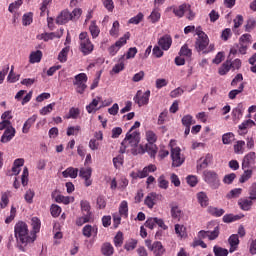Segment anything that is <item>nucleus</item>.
Listing matches in <instances>:
<instances>
[{"instance_id":"nucleus-1","label":"nucleus","mask_w":256,"mask_h":256,"mask_svg":"<svg viewBox=\"0 0 256 256\" xmlns=\"http://www.w3.org/2000/svg\"><path fill=\"white\" fill-rule=\"evenodd\" d=\"M157 151L158 148L155 143L148 142L144 147L139 145V132L126 134L120 147V153H132V155H143L144 153H148L152 159H155Z\"/></svg>"},{"instance_id":"nucleus-2","label":"nucleus","mask_w":256,"mask_h":256,"mask_svg":"<svg viewBox=\"0 0 256 256\" xmlns=\"http://www.w3.org/2000/svg\"><path fill=\"white\" fill-rule=\"evenodd\" d=\"M14 235L18 243L22 245H29V243H35L37 235L29 236V227L25 222H18L14 226Z\"/></svg>"},{"instance_id":"nucleus-3","label":"nucleus","mask_w":256,"mask_h":256,"mask_svg":"<svg viewBox=\"0 0 256 256\" xmlns=\"http://www.w3.org/2000/svg\"><path fill=\"white\" fill-rule=\"evenodd\" d=\"M203 180L211 189H219L221 187V179L215 170H205L203 172Z\"/></svg>"},{"instance_id":"nucleus-4","label":"nucleus","mask_w":256,"mask_h":256,"mask_svg":"<svg viewBox=\"0 0 256 256\" xmlns=\"http://www.w3.org/2000/svg\"><path fill=\"white\" fill-rule=\"evenodd\" d=\"M196 35L198 38L196 39L195 47L197 51L204 52L209 46V36L205 34L201 26L196 27Z\"/></svg>"},{"instance_id":"nucleus-5","label":"nucleus","mask_w":256,"mask_h":256,"mask_svg":"<svg viewBox=\"0 0 256 256\" xmlns=\"http://www.w3.org/2000/svg\"><path fill=\"white\" fill-rule=\"evenodd\" d=\"M79 39L81 53H83V55H91L95 46L91 42V39H89V34H87V32H82L79 35Z\"/></svg>"},{"instance_id":"nucleus-6","label":"nucleus","mask_w":256,"mask_h":256,"mask_svg":"<svg viewBox=\"0 0 256 256\" xmlns=\"http://www.w3.org/2000/svg\"><path fill=\"white\" fill-rule=\"evenodd\" d=\"M87 74L80 73L74 77L73 85L76 87V91L83 95L85 93V89H87Z\"/></svg>"},{"instance_id":"nucleus-7","label":"nucleus","mask_w":256,"mask_h":256,"mask_svg":"<svg viewBox=\"0 0 256 256\" xmlns=\"http://www.w3.org/2000/svg\"><path fill=\"white\" fill-rule=\"evenodd\" d=\"M170 157L172 159V167H181L185 163V155L181 153V148L179 147L171 149Z\"/></svg>"},{"instance_id":"nucleus-8","label":"nucleus","mask_w":256,"mask_h":256,"mask_svg":"<svg viewBox=\"0 0 256 256\" xmlns=\"http://www.w3.org/2000/svg\"><path fill=\"white\" fill-rule=\"evenodd\" d=\"M129 37H131V34L127 32L118 41H116L114 45L110 46L108 48L109 55H111L112 57H114V55H117V53H119V49H121V47H123L124 45H127V40L129 39Z\"/></svg>"},{"instance_id":"nucleus-9","label":"nucleus","mask_w":256,"mask_h":256,"mask_svg":"<svg viewBox=\"0 0 256 256\" xmlns=\"http://www.w3.org/2000/svg\"><path fill=\"white\" fill-rule=\"evenodd\" d=\"M149 97H151V91L150 90H147L144 93H143V91L138 90L136 95L133 98V101L139 107H143L145 105H149Z\"/></svg>"},{"instance_id":"nucleus-10","label":"nucleus","mask_w":256,"mask_h":256,"mask_svg":"<svg viewBox=\"0 0 256 256\" xmlns=\"http://www.w3.org/2000/svg\"><path fill=\"white\" fill-rule=\"evenodd\" d=\"M242 169L256 170V153H247L242 160Z\"/></svg>"},{"instance_id":"nucleus-11","label":"nucleus","mask_w":256,"mask_h":256,"mask_svg":"<svg viewBox=\"0 0 256 256\" xmlns=\"http://www.w3.org/2000/svg\"><path fill=\"white\" fill-rule=\"evenodd\" d=\"M219 237V226H216L213 231L201 230L198 232V239H209L215 241Z\"/></svg>"},{"instance_id":"nucleus-12","label":"nucleus","mask_w":256,"mask_h":256,"mask_svg":"<svg viewBox=\"0 0 256 256\" xmlns=\"http://www.w3.org/2000/svg\"><path fill=\"white\" fill-rule=\"evenodd\" d=\"M62 35L63 29H60L58 32L42 33L37 36V39L40 41H52V39H61Z\"/></svg>"},{"instance_id":"nucleus-13","label":"nucleus","mask_w":256,"mask_h":256,"mask_svg":"<svg viewBox=\"0 0 256 256\" xmlns=\"http://www.w3.org/2000/svg\"><path fill=\"white\" fill-rule=\"evenodd\" d=\"M93 173V170L88 168H80L79 170V177L85 180L86 187H91L93 181H91V175Z\"/></svg>"},{"instance_id":"nucleus-14","label":"nucleus","mask_w":256,"mask_h":256,"mask_svg":"<svg viewBox=\"0 0 256 256\" xmlns=\"http://www.w3.org/2000/svg\"><path fill=\"white\" fill-rule=\"evenodd\" d=\"M191 7V5L189 4H181L180 6L176 7V6H170L167 8V11H173L174 15L176 17H183L185 15V11H187V9H189Z\"/></svg>"},{"instance_id":"nucleus-15","label":"nucleus","mask_w":256,"mask_h":256,"mask_svg":"<svg viewBox=\"0 0 256 256\" xmlns=\"http://www.w3.org/2000/svg\"><path fill=\"white\" fill-rule=\"evenodd\" d=\"M69 21H73V14H71L69 10L62 11L56 18V23L58 25H65V23H69Z\"/></svg>"},{"instance_id":"nucleus-16","label":"nucleus","mask_w":256,"mask_h":256,"mask_svg":"<svg viewBox=\"0 0 256 256\" xmlns=\"http://www.w3.org/2000/svg\"><path fill=\"white\" fill-rule=\"evenodd\" d=\"M173 44V39L170 35H164L158 40V45L163 51H169L171 45Z\"/></svg>"},{"instance_id":"nucleus-17","label":"nucleus","mask_w":256,"mask_h":256,"mask_svg":"<svg viewBox=\"0 0 256 256\" xmlns=\"http://www.w3.org/2000/svg\"><path fill=\"white\" fill-rule=\"evenodd\" d=\"M98 231L99 229L97 228V226H91L87 224L82 229V235H84V237L89 239L91 237H97Z\"/></svg>"},{"instance_id":"nucleus-18","label":"nucleus","mask_w":256,"mask_h":256,"mask_svg":"<svg viewBox=\"0 0 256 256\" xmlns=\"http://www.w3.org/2000/svg\"><path fill=\"white\" fill-rule=\"evenodd\" d=\"M159 197H161V195H159L155 192L149 193L144 200V205H146L148 209H153V207H155V203H157V199H159Z\"/></svg>"},{"instance_id":"nucleus-19","label":"nucleus","mask_w":256,"mask_h":256,"mask_svg":"<svg viewBox=\"0 0 256 256\" xmlns=\"http://www.w3.org/2000/svg\"><path fill=\"white\" fill-rule=\"evenodd\" d=\"M15 133H17V131L13 126L8 127L1 136V143H9V141L15 137Z\"/></svg>"},{"instance_id":"nucleus-20","label":"nucleus","mask_w":256,"mask_h":256,"mask_svg":"<svg viewBox=\"0 0 256 256\" xmlns=\"http://www.w3.org/2000/svg\"><path fill=\"white\" fill-rule=\"evenodd\" d=\"M35 121H37V114L32 115L24 122L23 127H22V133H24V134L29 133L31 127H33V125H35Z\"/></svg>"},{"instance_id":"nucleus-21","label":"nucleus","mask_w":256,"mask_h":256,"mask_svg":"<svg viewBox=\"0 0 256 256\" xmlns=\"http://www.w3.org/2000/svg\"><path fill=\"white\" fill-rule=\"evenodd\" d=\"M230 249V253H235L237 251V247H239V235L237 234H232L229 239H228Z\"/></svg>"},{"instance_id":"nucleus-22","label":"nucleus","mask_w":256,"mask_h":256,"mask_svg":"<svg viewBox=\"0 0 256 256\" xmlns=\"http://www.w3.org/2000/svg\"><path fill=\"white\" fill-rule=\"evenodd\" d=\"M151 251H153L155 256H163L165 254V247L159 241L154 242L151 247Z\"/></svg>"},{"instance_id":"nucleus-23","label":"nucleus","mask_w":256,"mask_h":256,"mask_svg":"<svg viewBox=\"0 0 256 256\" xmlns=\"http://www.w3.org/2000/svg\"><path fill=\"white\" fill-rule=\"evenodd\" d=\"M197 201L201 207H208L209 206V196L205 192H198L196 194Z\"/></svg>"},{"instance_id":"nucleus-24","label":"nucleus","mask_w":256,"mask_h":256,"mask_svg":"<svg viewBox=\"0 0 256 256\" xmlns=\"http://www.w3.org/2000/svg\"><path fill=\"white\" fill-rule=\"evenodd\" d=\"M62 175L65 179H67L68 177H70V179H77V175H79V169L68 167L62 172Z\"/></svg>"},{"instance_id":"nucleus-25","label":"nucleus","mask_w":256,"mask_h":256,"mask_svg":"<svg viewBox=\"0 0 256 256\" xmlns=\"http://www.w3.org/2000/svg\"><path fill=\"white\" fill-rule=\"evenodd\" d=\"M101 253L104 256H112L113 253H115V249L113 248V245L109 242H105L101 246Z\"/></svg>"},{"instance_id":"nucleus-26","label":"nucleus","mask_w":256,"mask_h":256,"mask_svg":"<svg viewBox=\"0 0 256 256\" xmlns=\"http://www.w3.org/2000/svg\"><path fill=\"white\" fill-rule=\"evenodd\" d=\"M157 171V166L154 164H149L148 166H145L142 170H140V177L142 179H145V177H149V173H155Z\"/></svg>"},{"instance_id":"nucleus-27","label":"nucleus","mask_w":256,"mask_h":256,"mask_svg":"<svg viewBox=\"0 0 256 256\" xmlns=\"http://www.w3.org/2000/svg\"><path fill=\"white\" fill-rule=\"evenodd\" d=\"M170 209H171L172 219H181L182 212L179 209V205H177V203L175 202L170 203Z\"/></svg>"},{"instance_id":"nucleus-28","label":"nucleus","mask_w":256,"mask_h":256,"mask_svg":"<svg viewBox=\"0 0 256 256\" xmlns=\"http://www.w3.org/2000/svg\"><path fill=\"white\" fill-rule=\"evenodd\" d=\"M99 101H101V98H94L92 102L86 106L87 113H97V111H99V108H97Z\"/></svg>"},{"instance_id":"nucleus-29","label":"nucleus","mask_w":256,"mask_h":256,"mask_svg":"<svg viewBox=\"0 0 256 256\" xmlns=\"http://www.w3.org/2000/svg\"><path fill=\"white\" fill-rule=\"evenodd\" d=\"M42 57H43V52H41V50L31 52L29 56V62L32 64L41 63Z\"/></svg>"},{"instance_id":"nucleus-30","label":"nucleus","mask_w":256,"mask_h":256,"mask_svg":"<svg viewBox=\"0 0 256 256\" xmlns=\"http://www.w3.org/2000/svg\"><path fill=\"white\" fill-rule=\"evenodd\" d=\"M56 203H63L64 205H69V203H73L75 201V197L73 196H64V195H57L55 197Z\"/></svg>"},{"instance_id":"nucleus-31","label":"nucleus","mask_w":256,"mask_h":256,"mask_svg":"<svg viewBox=\"0 0 256 256\" xmlns=\"http://www.w3.org/2000/svg\"><path fill=\"white\" fill-rule=\"evenodd\" d=\"M89 31L91 33L92 39H97L101 33V29L97 26V22L92 21L89 26Z\"/></svg>"},{"instance_id":"nucleus-32","label":"nucleus","mask_w":256,"mask_h":256,"mask_svg":"<svg viewBox=\"0 0 256 256\" xmlns=\"http://www.w3.org/2000/svg\"><path fill=\"white\" fill-rule=\"evenodd\" d=\"M31 225L33 229L31 235H37V233L41 231V220H39L37 217H33L31 219Z\"/></svg>"},{"instance_id":"nucleus-33","label":"nucleus","mask_w":256,"mask_h":256,"mask_svg":"<svg viewBox=\"0 0 256 256\" xmlns=\"http://www.w3.org/2000/svg\"><path fill=\"white\" fill-rule=\"evenodd\" d=\"M175 233H176L177 237H179L180 239H186L187 228H185V226H183L181 224H176L175 225Z\"/></svg>"},{"instance_id":"nucleus-34","label":"nucleus","mask_w":256,"mask_h":256,"mask_svg":"<svg viewBox=\"0 0 256 256\" xmlns=\"http://www.w3.org/2000/svg\"><path fill=\"white\" fill-rule=\"evenodd\" d=\"M238 205L240 206L242 211H249V209L253 207V200L247 198L241 199L239 200Z\"/></svg>"},{"instance_id":"nucleus-35","label":"nucleus","mask_w":256,"mask_h":256,"mask_svg":"<svg viewBox=\"0 0 256 256\" xmlns=\"http://www.w3.org/2000/svg\"><path fill=\"white\" fill-rule=\"evenodd\" d=\"M244 170L243 174L241 175L239 181L240 183H246V181H249V179H251V177H253V169L251 168H246V169H242Z\"/></svg>"},{"instance_id":"nucleus-36","label":"nucleus","mask_w":256,"mask_h":256,"mask_svg":"<svg viewBox=\"0 0 256 256\" xmlns=\"http://www.w3.org/2000/svg\"><path fill=\"white\" fill-rule=\"evenodd\" d=\"M235 141V134L233 132H227L222 135L223 145H231Z\"/></svg>"},{"instance_id":"nucleus-37","label":"nucleus","mask_w":256,"mask_h":256,"mask_svg":"<svg viewBox=\"0 0 256 256\" xmlns=\"http://www.w3.org/2000/svg\"><path fill=\"white\" fill-rule=\"evenodd\" d=\"M125 59V55H122L119 59V63H117L113 68H112V73H121L123 69H125V63L123 60Z\"/></svg>"},{"instance_id":"nucleus-38","label":"nucleus","mask_w":256,"mask_h":256,"mask_svg":"<svg viewBox=\"0 0 256 256\" xmlns=\"http://www.w3.org/2000/svg\"><path fill=\"white\" fill-rule=\"evenodd\" d=\"M119 213L122 217H127L129 215V204L127 203V201L123 200L120 203Z\"/></svg>"},{"instance_id":"nucleus-39","label":"nucleus","mask_w":256,"mask_h":256,"mask_svg":"<svg viewBox=\"0 0 256 256\" xmlns=\"http://www.w3.org/2000/svg\"><path fill=\"white\" fill-rule=\"evenodd\" d=\"M244 147H245V141L243 140L237 141L236 144L234 145V153H236V155H243V153H245Z\"/></svg>"},{"instance_id":"nucleus-40","label":"nucleus","mask_w":256,"mask_h":256,"mask_svg":"<svg viewBox=\"0 0 256 256\" xmlns=\"http://www.w3.org/2000/svg\"><path fill=\"white\" fill-rule=\"evenodd\" d=\"M244 27L247 33H251L256 27V19L253 17L248 18Z\"/></svg>"},{"instance_id":"nucleus-41","label":"nucleus","mask_w":256,"mask_h":256,"mask_svg":"<svg viewBox=\"0 0 256 256\" xmlns=\"http://www.w3.org/2000/svg\"><path fill=\"white\" fill-rule=\"evenodd\" d=\"M245 89V84L241 83L238 87V89L231 90L228 94L229 99L233 100L237 95L240 93H243V90Z\"/></svg>"},{"instance_id":"nucleus-42","label":"nucleus","mask_w":256,"mask_h":256,"mask_svg":"<svg viewBox=\"0 0 256 256\" xmlns=\"http://www.w3.org/2000/svg\"><path fill=\"white\" fill-rule=\"evenodd\" d=\"M181 121L184 127H191V125H195V119H193V116L189 114L183 116Z\"/></svg>"},{"instance_id":"nucleus-43","label":"nucleus","mask_w":256,"mask_h":256,"mask_svg":"<svg viewBox=\"0 0 256 256\" xmlns=\"http://www.w3.org/2000/svg\"><path fill=\"white\" fill-rule=\"evenodd\" d=\"M68 55H69V46H66L58 54V61H60V63H65L67 61Z\"/></svg>"},{"instance_id":"nucleus-44","label":"nucleus","mask_w":256,"mask_h":256,"mask_svg":"<svg viewBox=\"0 0 256 256\" xmlns=\"http://www.w3.org/2000/svg\"><path fill=\"white\" fill-rule=\"evenodd\" d=\"M91 221V214H85L84 216L78 217L76 219V225L78 227H82V225H85V223H89Z\"/></svg>"},{"instance_id":"nucleus-45","label":"nucleus","mask_w":256,"mask_h":256,"mask_svg":"<svg viewBox=\"0 0 256 256\" xmlns=\"http://www.w3.org/2000/svg\"><path fill=\"white\" fill-rule=\"evenodd\" d=\"M80 207H81V211L83 213H86V215H90L91 216V204L89 203V201L82 200L80 202Z\"/></svg>"},{"instance_id":"nucleus-46","label":"nucleus","mask_w":256,"mask_h":256,"mask_svg":"<svg viewBox=\"0 0 256 256\" xmlns=\"http://www.w3.org/2000/svg\"><path fill=\"white\" fill-rule=\"evenodd\" d=\"M149 19L151 23H157L159 19H161V12H159L158 8H154L153 11L151 12Z\"/></svg>"},{"instance_id":"nucleus-47","label":"nucleus","mask_w":256,"mask_h":256,"mask_svg":"<svg viewBox=\"0 0 256 256\" xmlns=\"http://www.w3.org/2000/svg\"><path fill=\"white\" fill-rule=\"evenodd\" d=\"M180 57H191V55H193V52L191 51V49L189 48V46L187 44H184L179 52Z\"/></svg>"},{"instance_id":"nucleus-48","label":"nucleus","mask_w":256,"mask_h":256,"mask_svg":"<svg viewBox=\"0 0 256 256\" xmlns=\"http://www.w3.org/2000/svg\"><path fill=\"white\" fill-rule=\"evenodd\" d=\"M213 253L215 256H227V255H229V250L219 247V246H214Z\"/></svg>"},{"instance_id":"nucleus-49","label":"nucleus","mask_w":256,"mask_h":256,"mask_svg":"<svg viewBox=\"0 0 256 256\" xmlns=\"http://www.w3.org/2000/svg\"><path fill=\"white\" fill-rule=\"evenodd\" d=\"M119 27V21H114L112 24V28L109 31L111 37H119Z\"/></svg>"},{"instance_id":"nucleus-50","label":"nucleus","mask_w":256,"mask_h":256,"mask_svg":"<svg viewBox=\"0 0 256 256\" xmlns=\"http://www.w3.org/2000/svg\"><path fill=\"white\" fill-rule=\"evenodd\" d=\"M228 61H229L230 69H233L234 71L241 69V65H242L241 59L236 58L235 60L231 61V58H228Z\"/></svg>"},{"instance_id":"nucleus-51","label":"nucleus","mask_w":256,"mask_h":256,"mask_svg":"<svg viewBox=\"0 0 256 256\" xmlns=\"http://www.w3.org/2000/svg\"><path fill=\"white\" fill-rule=\"evenodd\" d=\"M228 71H231L229 60L224 62L218 70L219 75H227Z\"/></svg>"},{"instance_id":"nucleus-52","label":"nucleus","mask_w":256,"mask_h":256,"mask_svg":"<svg viewBox=\"0 0 256 256\" xmlns=\"http://www.w3.org/2000/svg\"><path fill=\"white\" fill-rule=\"evenodd\" d=\"M145 137L148 143H155L157 141V134L153 130L146 131Z\"/></svg>"},{"instance_id":"nucleus-53","label":"nucleus","mask_w":256,"mask_h":256,"mask_svg":"<svg viewBox=\"0 0 256 256\" xmlns=\"http://www.w3.org/2000/svg\"><path fill=\"white\" fill-rule=\"evenodd\" d=\"M143 17H144L143 13L140 12L136 16L130 18L128 23L132 25H139L141 21H143Z\"/></svg>"},{"instance_id":"nucleus-54","label":"nucleus","mask_w":256,"mask_h":256,"mask_svg":"<svg viewBox=\"0 0 256 256\" xmlns=\"http://www.w3.org/2000/svg\"><path fill=\"white\" fill-rule=\"evenodd\" d=\"M237 47L240 55H247V49H249V44H247V42H240L237 44Z\"/></svg>"},{"instance_id":"nucleus-55","label":"nucleus","mask_w":256,"mask_h":256,"mask_svg":"<svg viewBox=\"0 0 256 256\" xmlns=\"http://www.w3.org/2000/svg\"><path fill=\"white\" fill-rule=\"evenodd\" d=\"M22 23L25 27H27V25H31V23H33V13L24 14Z\"/></svg>"},{"instance_id":"nucleus-56","label":"nucleus","mask_w":256,"mask_h":256,"mask_svg":"<svg viewBox=\"0 0 256 256\" xmlns=\"http://www.w3.org/2000/svg\"><path fill=\"white\" fill-rule=\"evenodd\" d=\"M237 175L235 173H230L228 175H225L223 178V183H225V185H231V183H233V181H235Z\"/></svg>"},{"instance_id":"nucleus-57","label":"nucleus","mask_w":256,"mask_h":256,"mask_svg":"<svg viewBox=\"0 0 256 256\" xmlns=\"http://www.w3.org/2000/svg\"><path fill=\"white\" fill-rule=\"evenodd\" d=\"M253 126H255V122L253 120L249 119V120L242 122L239 125V129L241 131H243L244 129H249L250 127H253Z\"/></svg>"},{"instance_id":"nucleus-58","label":"nucleus","mask_w":256,"mask_h":256,"mask_svg":"<svg viewBox=\"0 0 256 256\" xmlns=\"http://www.w3.org/2000/svg\"><path fill=\"white\" fill-rule=\"evenodd\" d=\"M115 247H121L123 245V232H118L114 237Z\"/></svg>"},{"instance_id":"nucleus-59","label":"nucleus","mask_w":256,"mask_h":256,"mask_svg":"<svg viewBox=\"0 0 256 256\" xmlns=\"http://www.w3.org/2000/svg\"><path fill=\"white\" fill-rule=\"evenodd\" d=\"M53 107H55V103H50L47 106H44L40 110V115H49V113H51V111H53Z\"/></svg>"},{"instance_id":"nucleus-60","label":"nucleus","mask_w":256,"mask_h":256,"mask_svg":"<svg viewBox=\"0 0 256 256\" xmlns=\"http://www.w3.org/2000/svg\"><path fill=\"white\" fill-rule=\"evenodd\" d=\"M210 213L214 215V217H221L225 214V210L223 208L212 207L210 208Z\"/></svg>"},{"instance_id":"nucleus-61","label":"nucleus","mask_w":256,"mask_h":256,"mask_svg":"<svg viewBox=\"0 0 256 256\" xmlns=\"http://www.w3.org/2000/svg\"><path fill=\"white\" fill-rule=\"evenodd\" d=\"M52 217H59L61 215V208L57 204H53L50 208Z\"/></svg>"},{"instance_id":"nucleus-62","label":"nucleus","mask_w":256,"mask_h":256,"mask_svg":"<svg viewBox=\"0 0 256 256\" xmlns=\"http://www.w3.org/2000/svg\"><path fill=\"white\" fill-rule=\"evenodd\" d=\"M186 181H187L188 185H190V187H195L199 183V180L197 179V176H195V175L187 176Z\"/></svg>"},{"instance_id":"nucleus-63","label":"nucleus","mask_w":256,"mask_h":256,"mask_svg":"<svg viewBox=\"0 0 256 256\" xmlns=\"http://www.w3.org/2000/svg\"><path fill=\"white\" fill-rule=\"evenodd\" d=\"M113 165L116 169H120L123 165V157L121 155H118L113 158Z\"/></svg>"},{"instance_id":"nucleus-64","label":"nucleus","mask_w":256,"mask_h":256,"mask_svg":"<svg viewBox=\"0 0 256 256\" xmlns=\"http://www.w3.org/2000/svg\"><path fill=\"white\" fill-rule=\"evenodd\" d=\"M135 247H137V240H135V239L128 241L124 246L126 251H133V249H135Z\"/></svg>"}]
</instances>
